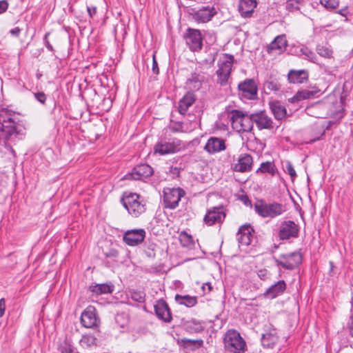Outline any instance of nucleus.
Wrapping results in <instances>:
<instances>
[{
  "instance_id": "6e6552de",
  "label": "nucleus",
  "mask_w": 353,
  "mask_h": 353,
  "mask_svg": "<svg viewBox=\"0 0 353 353\" xmlns=\"http://www.w3.org/2000/svg\"><path fill=\"white\" fill-rule=\"evenodd\" d=\"M302 261V256L298 252L287 254H282L276 259L277 265L286 270H293L296 268Z\"/></svg>"
},
{
  "instance_id": "f8f14e48",
  "label": "nucleus",
  "mask_w": 353,
  "mask_h": 353,
  "mask_svg": "<svg viewBox=\"0 0 353 353\" xmlns=\"http://www.w3.org/2000/svg\"><path fill=\"white\" fill-rule=\"evenodd\" d=\"M239 94L248 99H254L257 95V86L252 79H247L238 85Z\"/></svg>"
},
{
  "instance_id": "3c124183",
  "label": "nucleus",
  "mask_w": 353,
  "mask_h": 353,
  "mask_svg": "<svg viewBox=\"0 0 353 353\" xmlns=\"http://www.w3.org/2000/svg\"><path fill=\"white\" fill-rule=\"evenodd\" d=\"M34 97L38 101H39L42 104L45 103L46 101V96L43 92L35 93Z\"/></svg>"
},
{
  "instance_id": "680f3d73",
  "label": "nucleus",
  "mask_w": 353,
  "mask_h": 353,
  "mask_svg": "<svg viewBox=\"0 0 353 353\" xmlns=\"http://www.w3.org/2000/svg\"><path fill=\"white\" fill-rule=\"evenodd\" d=\"M184 195L185 191L183 189L178 188V203L179 202L181 198L184 196Z\"/></svg>"
},
{
  "instance_id": "423d86ee",
  "label": "nucleus",
  "mask_w": 353,
  "mask_h": 353,
  "mask_svg": "<svg viewBox=\"0 0 353 353\" xmlns=\"http://www.w3.org/2000/svg\"><path fill=\"white\" fill-rule=\"evenodd\" d=\"M164 212L170 221L174 222L176 219V189L165 188L163 189Z\"/></svg>"
},
{
  "instance_id": "4d7b16f0",
  "label": "nucleus",
  "mask_w": 353,
  "mask_h": 353,
  "mask_svg": "<svg viewBox=\"0 0 353 353\" xmlns=\"http://www.w3.org/2000/svg\"><path fill=\"white\" fill-rule=\"evenodd\" d=\"M6 310V301L3 298L0 299V317L3 316Z\"/></svg>"
},
{
  "instance_id": "603ef678",
  "label": "nucleus",
  "mask_w": 353,
  "mask_h": 353,
  "mask_svg": "<svg viewBox=\"0 0 353 353\" xmlns=\"http://www.w3.org/2000/svg\"><path fill=\"white\" fill-rule=\"evenodd\" d=\"M49 34H50L49 32L46 33V34L44 36V38H43V42H44V44H45L46 47L48 48V50H49L51 52H53L54 51L53 47L50 43V42H49V41L48 39V37Z\"/></svg>"
},
{
  "instance_id": "0eeeda50",
  "label": "nucleus",
  "mask_w": 353,
  "mask_h": 353,
  "mask_svg": "<svg viewBox=\"0 0 353 353\" xmlns=\"http://www.w3.org/2000/svg\"><path fill=\"white\" fill-rule=\"evenodd\" d=\"M299 233V226L293 221H284L281 223L278 236L281 240H288L290 238H296Z\"/></svg>"
},
{
  "instance_id": "bf43d9fd",
  "label": "nucleus",
  "mask_w": 353,
  "mask_h": 353,
  "mask_svg": "<svg viewBox=\"0 0 353 353\" xmlns=\"http://www.w3.org/2000/svg\"><path fill=\"white\" fill-rule=\"evenodd\" d=\"M21 32V29L19 27H15L10 30V33L14 37H19Z\"/></svg>"
},
{
  "instance_id": "c03bdc74",
  "label": "nucleus",
  "mask_w": 353,
  "mask_h": 353,
  "mask_svg": "<svg viewBox=\"0 0 353 353\" xmlns=\"http://www.w3.org/2000/svg\"><path fill=\"white\" fill-rule=\"evenodd\" d=\"M280 83L274 80L266 81L264 83V89L266 92H277L280 90Z\"/></svg>"
},
{
  "instance_id": "bb28decb",
  "label": "nucleus",
  "mask_w": 353,
  "mask_h": 353,
  "mask_svg": "<svg viewBox=\"0 0 353 353\" xmlns=\"http://www.w3.org/2000/svg\"><path fill=\"white\" fill-rule=\"evenodd\" d=\"M245 113L239 110H232L228 115L232 128L238 132H241V121Z\"/></svg>"
},
{
  "instance_id": "39448f33",
  "label": "nucleus",
  "mask_w": 353,
  "mask_h": 353,
  "mask_svg": "<svg viewBox=\"0 0 353 353\" xmlns=\"http://www.w3.org/2000/svg\"><path fill=\"white\" fill-rule=\"evenodd\" d=\"M254 210L263 218H275L285 212V208L276 202L267 203L263 200H259L254 204Z\"/></svg>"
},
{
  "instance_id": "5701e85b",
  "label": "nucleus",
  "mask_w": 353,
  "mask_h": 353,
  "mask_svg": "<svg viewBox=\"0 0 353 353\" xmlns=\"http://www.w3.org/2000/svg\"><path fill=\"white\" fill-rule=\"evenodd\" d=\"M175 150L176 145L174 143H170L165 141H161L157 143L154 147V154H159L160 155L174 153Z\"/></svg>"
},
{
  "instance_id": "e2e57ef3",
  "label": "nucleus",
  "mask_w": 353,
  "mask_h": 353,
  "mask_svg": "<svg viewBox=\"0 0 353 353\" xmlns=\"http://www.w3.org/2000/svg\"><path fill=\"white\" fill-rule=\"evenodd\" d=\"M343 108H341L340 110H339L337 112H336L334 115L335 118L341 119L343 117Z\"/></svg>"
},
{
  "instance_id": "a19ab883",
  "label": "nucleus",
  "mask_w": 353,
  "mask_h": 353,
  "mask_svg": "<svg viewBox=\"0 0 353 353\" xmlns=\"http://www.w3.org/2000/svg\"><path fill=\"white\" fill-rule=\"evenodd\" d=\"M300 56L312 63H316L317 61V57L315 53L305 46L301 48Z\"/></svg>"
},
{
  "instance_id": "79ce46f5",
  "label": "nucleus",
  "mask_w": 353,
  "mask_h": 353,
  "mask_svg": "<svg viewBox=\"0 0 353 353\" xmlns=\"http://www.w3.org/2000/svg\"><path fill=\"white\" fill-rule=\"evenodd\" d=\"M275 166L272 162L267 161L262 163L260 168L256 170V172H263L274 174L275 173Z\"/></svg>"
},
{
  "instance_id": "4c0bfd02",
  "label": "nucleus",
  "mask_w": 353,
  "mask_h": 353,
  "mask_svg": "<svg viewBox=\"0 0 353 353\" xmlns=\"http://www.w3.org/2000/svg\"><path fill=\"white\" fill-rule=\"evenodd\" d=\"M197 303V297L195 296L178 294V304L185 305L188 307H192Z\"/></svg>"
},
{
  "instance_id": "7c9ffc66",
  "label": "nucleus",
  "mask_w": 353,
  "mask_h": 353,
  "mask_svg": "<svg viewBox=\"0 0 353 353\" xmlns=\"http://www.w3.org/2000/svg\"><path fill=\"white\" fill-rule=\"evenodd\" d=\"M325 108V105L321 103H316L306 108V113L315 118L324 117L323 110Z\"/></svg>"
},
{
  "instance_id": "e433bc0d",
  "label": "nucleus",
  "mask_w": 353,
  "mask_h": 353,
  "mask_svg": "<svg viewBox=\"0 0 353 353\" xmlns=\"http://www.w3.org/2000/svg\"><path fill=\"white\" fill-rule=\"evenodd\" d=\"M181 343L184 348L194 350L195 349L201 347L203 344V341L202 339L194 340L184 338L181 339Z\"/></svg>"
},
{
  "instance_id": "7ed1b4c3",
  "label": "nucleus",
  "mask_w": 353,
  "mask_h": 353,
  "mask_svg": "<svg viewBox=\"0 0 353 353\" xmlns=\"http://www.w3.org/2000/svg\"><path fill=\"white\" fill-rule=\"evenodd\" d=\"M121 201L128 213L134 217H138L145 210V203L136 193L125 194Z\"/></svg>"
},
{
  "instance_id": "49530a36",
  "label": "nucleus",
  "mask_w": 353,
  "mask_h": 353,
  "mask_svg": "<svg viewBox=\"0 0 353 353\" xmlns=\"http://www.w3.org/2000/svg\"><path fill=\"white\" fill-rule=\"evenodd\" d=\"M321 4L327 10H333L338 7L339 0H320Z\"/></svg>"
},
{
  "instance_id": "de8ad7c7",
  "label": "nucleus",
  "mask_w": 353,
  "mask_h": 353,
  "mask_svg": "<svg viewBox=\"0 0 353 353\" xmlns=\"http://www.w3.org/2000/svg\"><path fill=\"white\" fill-rule=\"evenodd\" d=\"M60 352L61 353H79L75 351L74 347L72 345H70L69 343L64 342L61 346H60Z\"/></svg>"
},
{
  "instance_id": "8fccbe9b",
  "label": "nucleus",
  "mask_w": 353,
  "mask_h": 353,
  "mask_svg": "<svg viewBox=\"0 0 353 353\" xmlns=\"http://www.w3.org/2000/svg\"><path fill=\"white\" fill-rule=\"evenodd\" d=\"M152 70L154 74H158L159 72L158 63L156 59L155 54L154 53L152 55Z\"/></svg>"
},
{
  "instance_id": "cd10ccee",
  "label": "nucleus",
  "mask_w": 353,
  "mask_h": 353,
  "mask_svg": "<svg viewBox=\"0 0 353 353\" xmlns=\"http://www.w3.org/2000/svg\"><path fill=\"white\" fill-rule=\"evenodd\" d=\"M288 80L292 83H302L308 78L306 70H290L288 75Z\"/></svg>"
},
{
  "instance_id": "1a4fd4ad",
  "label": "nucleus",
  "mask_w": 353,
  "mask_h": 353,
  "mask_svg": "<svg viewBox=\"0 0 353 353\" xmlns=\"http://www.w3.org/2000/svg\"><path fill=\"white\" fill-rule=\"evenodd\" d=\"M183 39L192 51H198L202 48V37L198 30L188 28L183 34Z\"/></svg>"
},
{
  "instance_id": "9b49d317",
  "label": "nucleus",
  "mask_w": 353,
  "mask_h": 353,
  "mask_svg": "<svg viewBox=\"0 0 353 353\" xmlns=\"http://www.w3.org/2000/svg\"><path fill=\"white\" fill-rule=\"evenodd\" d=\"M154 173L152 168L148 164H140L135 166L130 173L125 175L126 179L144 180Z\"/></svg>"
},
{
  "instance_id": "20e7f679",
  "label": "nucleus",
  "mask_w": 353,
  "mask_h": 353,
  "mask_svg": "<svg viewBox=\"0 0 353 353\" xmlns=\"http://www.w3.org/2000/svg\"><path fill=\"white\" fill-rule=\"evenodd\" d=\"M223 343L225 349L232 353H243L245 350V341L235 330H229L226 332Z\"/></svg>"
},
{
  "instance_id": "b1692460",
  "label": "nucleus",
  "mask_w": 353,
  "mask_h": 353,
  "mask_svg": "<svg viewBox=\"0 0 353 353\" xmlns=\"http://www.w3.org/2000/svg\"><path fill=\"white\" fill-rule=\"evenodd\" d=\"M225 148L224 141L216 137L210 138L205 146V150L210 154L222 151Z\"/></svg>"
},
{
  "instance_id": "37998d69",
  "label": "nucleus",
  "mask_w": 353,
  "mask_h": 353,
  "mask_svg": "<svg viewBox=\"0 0 353 353\" xmlns=\"http://www.w3.org/2000/svg\"><path fill=\"white\" fill-rule=\"evenodd\" d=\"M305 0H288L285 8L288 10L292 12L299 9L300 6L305 3Z\"/></svg>"
},
{
  "instance_id": "09e8293b",
  "label": "nucleus",
  "mask_w": 353,
  "mask_h": 353,
  "mask_svg": "<svg viewBox=\"0 0 353 353\" xmlns=\"http://www.w3.org/2000/svg\"><path fill=\"white\" fill-rule=\"evenodd\" d=\"M285 171L289 174L292 180L296 177V171L290 161L285 162Z\"/></svg>"
},
{
  "instance_id": "052dcab7",
  "label": "nucleus",
  "mask_w": 353,
  "mask_h": 353,
  "mask_svg": "<svg viewBox=\"0 0 353 353\" xmlns=\"http://www.w3.org/2000/svg\"><path fill=\"white\" fill-rule=\"evenodd\" d=\"M145 253L146 254L149 256V257H154L155 256V252L154 250V248H148L147 250H145Z\"/></svg>"
},
{
  "instance_id": "4be33fe9",
  "label": "nucleus",
  "mask_w": 353,
  "mask_h": 353,
  "mask_svg": "<svg viewBox=\"0 0 353 353\" xmlns=\"http://www.w3.org/2000/svg\"><path fill=\"white\" fill-rule=\"evenodd\" d=\"M286 289V283L283 280L279 281L267 289L264 296L267 298L274 299L282 294Z\"/></svg>"
},
{
  "instance_id": "412c9836",
  "label": "nucleus",
  "mask_w": 353,
  "mask_h": 353,
  "mask_svg": "<svg viewBox=\"0 0 353 353\" xmlns=\"http://www.w3.org/2000/svg\"><path fill=\"white\" fill-rule=\"evenodd\" d=\"M154 311L160 319L165 322L170 321L172 319L170 310L165 301L162 300L158 301L154 305Z\"/></svg>"
},
{
  "instance_id": "13d9d810",
  "label": "nucleus",
  "mask_w": 353,
  "mask_h": 353,
  "mask_svg": "<svg viewBox=\"0 0 353 353\" xmlns=\"http://www.w3.org/2000/svg\"><path fill=\"white\" fill-rule=\"evenodd\" d=\"M202 290L204 293H208L212 291V286L210 283H205L202 285Z\"/></svg>"
},
{
  "instance_id": "2f4dec72",
  "label": "nucleus",
  "mask_w": 353,
  "mask_h": 353,
  "mask_svg": "<svg viewBox=\"0 0 353 353\" xmlns=\"http://www.w3.org/2000/svg\"><path fill=\"white\" fill-rule=\"evenodd\" d=\"M181 247L184 250H192L194 248L192 236L185 232H181L179 237Z\"/></svg>"
},
{
  "instance_id": "f03ea898",
  "label": "nucleus",
  "mask_w": 353,
  "mask_h": 353,
  "mask_svg": "<svg viewBox=\"0 0 353 353\" xmlns=\"http://www.w3.org/2000/svg\"><path fill=\"white\" fill-rule=\"evenodd\" d=\"M234 63V57L225 54L218 61V69L216 72L217 79L216 83L221 86H225L228 83L230 74Z\"/></svg>"
},
{
  "instance_id": "6e6d98bb",
  "label": "nucleus",
  "mask_w": 353,
  "mask_h": 353,
  "mask_svg": "<svg viewBox=\"0 0 353 353\" xmlns=\"http://www.w3.org/2000/svg\"><path fill=\"white\" fill-rule=\"evenodd\" d=\"M87 11L90 18H92L97 13V8L95 6H87Z\"/></svg>"
},
{
  "instance_id": "a878e982",
  "label": "nucleus",
  "mask_w": 353,
  "mask_h": 353,
  "mask_svg": "<svg viewBox=\"0 0 353 353\" xmlns=\"http://www.w3.org/2000/svg\"><path fill=\"white\" fill-rule=\"evenodd\" d=\"M321 90L316 88L311 90H302L298 91L296 94L292 98V102H296L301 100L313 99L320 95Z\"/></svg>"
},
{
  "instance_id": "f704fd0d",
  "label": "nucleus",
  "mask_w": 353,
  "mask_h": 353,
  "mask_svg": "<svg viewBox=\"0 0 353 353\" xmlns=\"http://www.w3.org/2000/svg\"><path fill=\"white\" fill-rule=\"evenodd\" d=\"M316 52L321 57L325 59L333 58V50L328 44H319L316 48Z\"/></svg>"
},
{
  "instance_id": "f257e3e1",
  "label": "nucleus",
  "mask_w": 353,
  "mask_h": 353,
  "mask_svg": "<svg viewBox=\"0 0 353 353\" xmlns=\"http://www.w3.org/2000/svg\"><path fill=\"white\" fill-rule=\"evenodd\" d=\"M17 119L14 111L4 108L0 109V143L19 134L15 125Z\"/></svg>"
},
{
  "instance_id": "393cba45",
  "label": "nucleus",
  "mask_w": 353,
  "mask_h": 353,
  "mask_svg": "<svg viewBox=\"0 0 353 353\" xmlns=\"http://www.w3.org/2000/svg\"><path fill=\"white\" fill-rule=\"evenodd\" d=\"M181 327L187 332L190 334L199 333L202 332L204 329V325L203 323L197 321L194 319H192L190 321L182 320Z\"/></svg>"
},
{
  "instance_id": "dca6fc26",
  "label": "nucleus",
  "mask_w": 353,
  "mask_h": 353,
  "mask_svg": "<svg viewBox=\"0 0 353 353\" xmlns=\"http://www.w3.org/2000/svg\"><path fill=\"white\" fill-rule=\"evenodd\" d=\"M252 119L259 130L272 129L273 121L265 111L252 114Z\"/></svg>"
},
{
  "instance_id": "473e14b6",
  "label": "nucleus",
  "mask_w": 353,
  "mask_h": 353,
  "mask_svg": "<svg viewBox=\"0 0 353 353\" xmlns=\"http://www.w3.org/2000/svg\"><path fill=\"white\" fill-rule=\"evenodd\" d=\"M90 291L97 295L112 293L114 290V285L108 283H101L90 287Z\"/></svg>"
},
{
  "instance_id": "c85d7f7f",
  "label": "nucleus",
  "mask_w": 353,
  "mask_h": 353,
  "mask_svg": "<svg viewBox=\"0 0 353 353\" xmlns=\"http://www.w3.org/2000/svg\"><path fill=\"white\" fill-rule=\"evenodd\" d=\"M269 105L276 119L281 120L285 117L286 109L279 101H271Z\"/></svg>"
},
{
  "instance_id": "4468645a",
  "label": "nucleus",
  "mask_w": 353,
  "mask_h": 353,
  "mask_svg": "<svg viewBox=\"0 0 353 353\" xmlns=\"http://www.w3.org/2000/svg\"><path fill=\"white\" fill-rule=\"evenodd\" d=\"M287 43L285 36L279 35L267 46L266 51L271 55L280 54L285 50Z\"/></svg>"
},
{
  "instance_id": "0e129e2a",
  "label": "nucleus",
  "mask_w": 353,
  "mask_h": 353,
  "mask_svg": "<svg viewBox=\"0 0 353 353\" xmlns=\"http://www.w3.org/2000/svg\"><path fill=\"white\" fill-rule=\"evenodd\" d=\"M174 299L176 300V294L174 296Z\"/></svg>"
},
{
  "instance_id": "ddd939ff",
  "label": "nucleus",
  "mask_w": 353,
  "mask_h": 353,
  "mask_svg": "<svg viewBox=\"0 0 353 353\" xmlns=\"http://www.w3.org/2000/svg\"><path fill=\"white\" fill-rule=\"evenodd\" d=\"M81 323L83 326L88 328H92L99 325V319L94 307L89 306L83 312L81 316Z\"/></svg>"
},
{
  "instance_id": "864d4df0",
  "label": "nucleus",
  "mask_w": 353,
  "mask_h": 353,
  "mask_svg": "<svg viewBox=\"0 0 353 353\" xmlns=\"http://www.w3.org/2000/svg\"><path fill=\"white\" fill-rule=\"evenodd\" d=\"M347 328L349 330L350 334L353 337V314L350 316L347 322Z\"/></svg>"
},
{
  "instance_id": "2eb2a0df",
  "label": "nucleus",
  "mask_w": 353,
  "mask_h": 353,
  "mask_svg": "<svg viewBox=\"0 0 353 353\" xmlns=\"http://www.w3.org/2000/svg\"><path fill=\"white\" fill-rule=\"evenodd\" d=\"M216 14V11L214 7L204 6L201 9L193 11L191 14L192 19L198 23H206Z\"/></svg>"
},
{
  "instance_id": "a18cd8bd",
  "label": "nucleus",
  "mask_w": 353,
  "mask_h": 353,
  "mask_svg": "<svg viewBox=\"0 0 353 353\" xmlns=\"http://www.w3.org/2000/svg\"><path fill=\"white\" fill-rule=\"evenodd\" d=\"M130 295L131 299L138 303H143L145 301V294L140 291H130Z\"/></svg>"
},
{
  "instance_id": "f3484780",
  "label": "nucleus",
  "mask_w": 353,
  "mask_h": 353,
  "mask_svg": "<svg viewBox=\"0 0 353 353\" xmlns=\"http://www.w3.org/2000/svg\"><path fill=\"white\" fill-rule=\"evenodd\" d=\"M253 228L250 225H244L239 228L236 234L240 246H247L251 243Z\"/></svg>"
},
{
  "instance_id": "72a5a7b5",
  "label": "nucleus",
  "mask_w": 353,
  "mask_h": 353,
  "mask_svg": "<svg viewBox=\"0 0 353 353\" xmlns=\"http://www.w3.org/2000/svg\"><path fill=\"white\" fill-rule=\"evenodd\" d=\"M277 341L278 336L274 332H268L262 335L261 343L263 347L272 348Z\"/></svg>"
},
{
  "instance_id": "c9c22d12",
  "label": "nucleus",
  "mask_w": 353,
  "mask_h": 353,
  "mask_svg": "<svg viewBox=\"0 0 353 353\" xmlns=\"http://www.w3.org/2000/svg\"><path fill=\"white\" fill-rule=\"evenodd\" d=\"M203 77L199 74L193 73L187 81V85L190 89L199 90L201 86Z\"/></svg>"
},
{
  "instance_id": "ea45409f",
  "label": "nucleus",
  "mask_w": 353,
  "mask_h": 353,
  "mask_svg": "<svg viewBox=\"0 0 353 353\" xmlns=\"http://www.w3.org/2000/svg\"><path fill=\"white\" fill-rule=\"evenodd\" d=\"M79 344L83 348H90L97 345V338L92 335H83L79 341Z\"/></svg>"
},
{
  "instance_id": "9d476101",
  "label": "nucleus",
  "mask_w": 353,
  "mask_h": 353,
  "mask_svg": "<svg viewBox=\"0 0 353 353\" xmlns=\"http://www.w3.org/2000/svg\"><path fill=\"white\" fill-rule=\"evenodd\" d=\"M146 232L144 229H133L125 231L123 236V242L129 246H137L145 239Z\"/></svg>"
},
{
  "instance_id": "6ab92c4d",
  "label": "nucleus",
  "mask_w": 353,
  "mask_h": 353,
  "mask_svg": "<svg viewBox=\"0 0 353 353\" xmlns=\"http://www.w3.org/2000/svg\"><path fill=\"white\" fill-rule=\"evenodd\" d=\"M256 5V0H240L238 10L241 16L244 18L251 17Z\"/></svg>"
},
{
  "instance_id": "c756f323",
  "label": "nucleus",
  "mask_w": 353,
  "mask_h": 353,
  "mask_svg": "<svg viewBox=\"0 0 353 353\" xmlns=\"http://www.w3.org/2000/svg\"><path fill=\"white\" fill-rule=\"evenodd\" d=\"M194 100L192 93H187L179 103L178 112L181 114H185L187 109L193 104Z\"/></svg>"
},
{
  "instance_id": "a211bd4d",
  "label": "nucleus",
  "mask_w": 353,
  "mask_h": 353,
  "mask_svg": "<svg viewBox=\"0 0 353 353\" xmlns=\"http://www.w3.org/2000/svg\"><path fill=\"white\" fill-rule=\"evenodd\" d=\"M225 217V214L222 208H214L208 212L204 217V221L206 224L212 225L216 223L222 222Z\"/></svg>"
},
{
  "instance_id": "69168bd1",
  "label": "nucleus",
  "mask_w": 353,
  "mask_h": 353,
  "mask_svg": "<svg viewBox=\"0 0 353 353\" xmlns=\"http://www.w3.org/2000/svg\"><path fill=\"white\" fill-rule=\"evenodd\" d=\"M177 126H178V130L179 129V123H178L177 124Z\"/></svg>"
},
{
  "instance_id": "5fc2aeb1",
  "label": "nucleus",
  "mask_w": 353,
  "mask_h": 353,
  "mask_svg": "<svg viewBox=\"0 0 353 353\" xmlns=\"http://www.w3.org/2000/svg\"><path fill=\"white\" fill-rule=\"evenodd\" d=\"M8 8V3L6 0L0 1V14L6 11Z\"/></svg>"
},
{
  "instance_id": "aec40b11",
  "label": "nucleus",
  "mask_w": 353,
  "mask_h": 353,
  "mask_svg": "<svg viewBox=\"0 0 353 353\" xmlns=\"http://www.w3.org/2000/svg\"><path fill=\"white\" fill-rule=\"evenodd\" d=\"M252 157L248 154H241L236 163L233 165V169L236 172H248L251 170Z\"/></svg>"
},
{
  "instance_id": "58836bf2",
  "label": "nucleus",
  "mask_w": 353,
  "mask_h": 353,
  "mask_svg": "<svg viewBox=\"0 0 353 353\" xmlns=\"http://www.w3.org/2000/svg\"><path fill=\"white\" fill-rule=\"evenodd\" d=\"M254 120L252 119V114H245L241 121V132H250L253 128Z\"/></svg>"
}]
</instances>
